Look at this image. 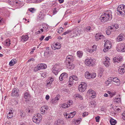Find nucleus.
Segmentation results:
<instances>
[{"instance_id": "1", "label": "nucleus", "mask_w": 125, "mask_h": 125, "mask_svg": "<svg viewBox=\"0 0 125 125\" xmlns=\"http://www.w3.org/2000/svg\"><path fill=\"white\" fill-rule=\"evenodd\" d=\"M112 18L111 11V10H107L103 13L101 15L100 19L102 22H105L111 20Z\"/></svg>"}, {"instance_id": "2", "label": "nucleus", "mask_w": 125, "mask_h": 125, "mask_svg": "<svg viewBox=\"0 0 125 125\" xmlns=\"http://www.w3.org/2000/svg\"><path fill=\"white\" fill-rule=\"evenodd\" d=\"M42 116L40 114H35L32 118L33 122L36 124H39L41 121Z\"/></svg>"}, {"instance_id": "3", "label": "nucleus", "mask_w": 125, "mask_h": 125, "mask_svg": "<svg viewBox=\"0 0 125 125\" xmlns=\"http://www.w3.org/2000/svg\"><path fill=\"white\" fill-rule=\"evenodd\" d=\"M96 60L94 59H87L85 61V64L89 66H93L95 64Z\"/></svg>"}, {"instance_id": "4", "label": "nucleus", "mask_w": 125, "mask_h": 125, "mask_svg": "<svg viewBox=\"0 0 125 125\" xmlns=\"http://www.w3.org/2000/svg\"><path fill=\"white\" fill-rule=\"evenodd\" d=\"M96 76V74L95 73H93L91 74L88 71H86L84 74L85 77L88 79L94 78Z\"/></svg>"}, {"instance_id": "5", "label": "nucleus", "mask_w": 125, "mask_h": 125, "mask_svg": "<svg viewBox=\"0 0 125 125\" xmlns=\"http://www.w3.org/2000/svg\"><path fill=\"white\" fill-rule=\"evenodd\" d=\"M117 11L121 15L125 14V6L123 5L119 6L117 9Z\"/></svg>"}, {"instance_id": "6", "label": "nucleus", "mask_w": 125, "mask_h": 125, "mask_svg": "<svg viewBox=\"0 0 125 125\" xmlns=\"http://www.w3.org/2000/svg\"><path fill=\"white\" fill-rule=\"evenodd\" d=\"M78 77L75 75H72V76H70L69 78V86H71L73 84L74 82L73 80L77 81L78 80Z\"/></svg>"}, {"instance_id": "7", "label": "nucleus", "mask_w": 125, "mask_h": 125, "mask_svg": "<svg viewBox=\"0 0 125 125\" xmlns=\"http://www.w3.org/2000/svg\"><path fill=\"white\" fill-rule=\"evenodd\" d=\"M87 87V84L85 83H82L78 87V90L80 92H83L85 91Z\"/></svg>"}, {"instance_id": "8", "label": "nucleus", "mask_w": 125, "mask_h": 125, "mask_svg": "<svg viewBox=\"0 0 125 125\" xmlns=\"http://www.w3.org/2000/svg\"><path fill=\"white\" fill-rule=\"evenodd\" d=\"M73 33L75 34V35L72 36V37H76L78 35V34L80 35V33L81 30L79 27H76L73 30Z\"/></svg>"}, {"instance_id": "9", "label": "nucleus", "mask_w": 125, "mask_h": 125, "mask_svg": "<svg viewBox=\"0 0 125 125\" xmlns=\"http://www.w3.org/2000/svg\"><path fill=\"white\" fill-rule=\"evenodd\" d=\"M60 66L58 65H55L52 68V72L55 75L58 74V72H59Z\"/></svg>"}, {"instance_id": "10", "label": "nucleus", "mask_w": 125, "mask_h": 125, "mask_svg": "<svg viewBox=\"0 0 125 125\" xmlns=\"http://www.w3.org/2000/svg\"><path fill=\"white\" fill-rule=\"evenodd\" d=\"M103 63L104 65L106 67H108L110 65V60L109 58L105 57Z\"/></svg>"}, {"instance_id": "11", "label": "nucleus", "mask_w": 125, "mask_h": 125, "mask_svg": "<svg viewBox=\"0 0 125 125\" xmlns=\"http://www.w3.org/2000/svg\"><path fill=\"white\" fill-rule=\"evenodd\" d=\"M48 108V107L47 106L44 105L42 106L40 109L41 113L43 115L46 113Z\"/></svg>"}, {"instance_id": "12", "label": "nucleus", "mask_w": 125, "mask_h": 125, "mask_svg": "<svg viewBox=\"0 0 125 125\" xmlns=\"http://www.w3.org/2000/svg\"><path fill=\"white\" fill-rule=\"evenodd\" d=\"M104 47L107 49H110L111 47L112 44L111 42L109 40H104Z\"/></svg>"}, {"instance_id": "13", "label": "nucleus", "mask_w": 125, "mask_h": 125, "mask_svg": "<svg viewBox=\"0 0 125 125\" xmlns=\"http://www.w3.org/2000/svg\"><path fill=\"white\" fill-rule=\"evenodd\" d=\"M118 72L121 74H123L125 72V64L120 66L118 70Z\"/></svg>"}, {"instance_id": "14", "label": "nucleus", "mask_w": 125, "mask_h": 125, "mask_svg": "<svg viewBox=\"0 0 125 125\" xmlns=\"http://www.w3.org/2000/svg\"><path fill=\"white\" fill-rule=\"evenodd\" d=\"M11 95L12 97L15 96H18L19 95V91L18 89L14 88L11 94Z\"/></svg>"}, {"instance_id": "15", "label": "nucleus", "mask_w": 125, "mask_h": 125, "mask_svg": "<svg viewBox=\"0 0 125 125\" xmlns=\"http://www.w3.org/2000/svg\"><path fill=\"white\" fill-rule=\"evenodd\" d=\"M74 60L73 56L72 55H69L66 57V60L65 61V63H70L71 62H73Z\"/></svg>"}, {"instance_id": "16", "label": "nucleus", "mask_w": 125, "mask_h": 125, "mask_svg": "<svg viewBox=\"0 0 125 125\" xmlns=\"http://www.w3.org/2000/svg\"><path fill=\"white\" fill-rule=\"evenodd\" d=\"M95 39L96 41L99 40H103L105 39V37L103 35H100L99 33H96L95 36Z\"/></svg>"}, {"instance_id": "17", "label": "nucleus", "mask_w": 125, "mask_h": 125, "mask_svg": "<svg viewBox=\"0 0 125 125\" xmlns=\"http://www.w3.org/2000/svg\"><path fill=\"white\" fill-rule=\"evenodd\" d=\"M61 47V44L58 43H54L53 45L52 46V49L55 50L56 49H60Z\"/></svg>"}, {"instance_id": "18", "label": "nucleus", "mask_w": 125, "mask_h": 125, "mask_svg": "<svg viewBox=\"0 0 125 125\" xmlns=\"http://www.w3.org/2000/svg\"><path fill=\"white\" fill-rule=\"evenodd\" d=\"M22 2L19 0H15L14 1V5H15L17 8H19L21 7L23 5Z\"/></svg>"}, {"instance_id": "19", "label": "nucleus", "mask_w": 125, "mask_h": 125, "mask_svg": "<svg viewBox=\"0 0 125 125\" xmlns=\"http://www.w3.org/2000/svg\"><path fill=\"white\" fill-rule=\"evenodd\" d=\"M76 113V112L75 111L72 112L70 114V115H69L68 116V115L66 112H64V115L65 117V118H72L73 117V115H72V114H73V115H75Z\"/></svg>"}, {"instance_id": "20", "label": "nucleus", "mask_w": 125, "mask_h": 125, "mask_svg": "<svg viewBox=\"0 0 125 125\" xmlns=\"http://www.w3.org/2000/svg\"><path fill=\"white\" fill-rule=\"evenodd\" d=\"M87 93H88L89 96H91L92 98L95 97L96 93L94 91H93L92 89H90L88 90L87 92Z\"/></svg>"}, {"instance_id": "21", "label": "nucleus", "mask_w": 125, "mask_h": 125, "mask_svg": "<svg viewBox=\"0 0 125 125\" xmlns=\"http://www.w3.org/2000/svg\"><path fill=\"white\" fill-rule=\"evenodd\" d=\"M125 37L124 34L121 33L116 38V41L118 42H120L122 41Z\"/></svg>"}, {"instance_id": "22", "label": "nucleus", "mask_w": 125, "mask_h": 125, "mask_svg": "<svg viewBox=\"0 0 125 125\" xmlns=\"http://www.w3.org/2000/svg\"><path fill=\"white\" fill-rule=\"evenodd\" d=\"M123 58L121 56H116L113 58V60L115 63L116 62L119 63L120 62H121Z\"/></svg>"}, {"instance_id": "23", "label": "nucleus", "mask_w": 125, "mask_h": 125, "mask_svg": "<svg viewBox=\"0 0 125 125\" xmlns=\"http://www.w3.org/2000/svg\"><path fill=\"white\" fill-rule=\"evenodd\" d=\"M67 77V74L66 73H63L60 75L59 77V79L60 81H62L66 78Z\"/></svg>"}, {"instance_id": "24", "label": "nucleus", "mask_w": 125, "mask_h": 125, "mask_svg": "<svg viewBox=\"0 0 125 125\" xmlns=\"http://www.w3.org/2000/svg\"><path fill=\"white\" fill-rule=\"evenodd\" d=\"M66 67L68 69L72 70L73 69L74 67V65L71 62L65 63Z\"/></svg>"}, {"instance_id": "25", "label": "nucleus", "mask_w": 125, "mask_h": 125, "mask_svg": "<svg viewBox=\"0 0 125 125\" xmlns=\"http://www.w3.org/2000/svg\"><path fill=\"white\" fill-rule=\"evenodd\" d=\"M112 80L115 83V84L116 85L119 86L120 85V81L117 78L115 77L113 78Z\"/></svg>"}, {"instance_id": "26", "label": "nucleus", "mask_w": 125, "mask_h": 125, "mask_svg": "<svg viewBox=\"0 0 125 125\" xmlns=\"http://www.w3.org/2000/svg\"><path fill=\"white\" fill-rule=\"evenodd\" d=\"M29 37L27 35H23L21 37V41L22 42H25L28 39Z\"/></svg>"}, {"instance_id": "27", "label": "nucleus", "mask_w": 125, "mask_h": 125, "mask_svg": "<svg viewBox=\"0 0 125 125\" xmlns=\"http://www.w3.org/2000/svg\"><path fill=\"white\" fill-rule=\"evenodd\" d=\"M113 30V27L112 26H109L106 31V34L108 35H110Z\"/></svg>"}, {"instance_id": "28", "label": "nucleus", "mask_w": 125, "mask_h": 125, "mask_svg": "<svg viewBox=\"0 0 125 125\" xmlns=\"http://www.w3.org/2000/svg\"><path fill=\"white\" fill-rule=\"evenodd\" d=\"M38 70H40L41 69H45L46 67V65L44 64L41 63L37 65Z\"/></svg>"}, {"instance_id": "29", "label": "nucleus", "mask_w": 125, "mask_h": 125, "mask_svg": "<svg viewBox=\"0 0 125 125\" xmlns=\"http://www.w3.org/2000/svg\"><path fill=\"white\" fill-rule=\"evenodd\" d=\"M14 112V110L13 109H11L9 111L8 114L7 118H9L12 117L13 116V113Z\"/></svg>"}, {"instance_id": "30", "label": "nucleus", "mask_w": 125, "mask_h": 125, "mask_svg": "<svg viewBox=\"0 0 125 125\" xmlns=\"http://www.w3.org/2000/svg\"><path fill=\"white\" fill-rule=\"evenodd\" d=\"M19 115H20L21 118L24 117L26 116L25 113L22 110L19 111Z\"/></svg>"}, {"instance_id": "31", "label": "nucleus", "mask_w": 125, "mask_h": 125, "mask_svg": "<svg viewBox=\"0 0 125 125\" xmlns=\"http://www.w3.org/2000/svg\"><path fill=\"white\" fill-rule=\"evenodd\" d=\"M122 43L118 44H117L116 46V49L118 51H122Z\"/></svg>"}, {"instance_id": "32", "label": "nucleus", "mask_w": 125, "mask_h": 125, "mask_svg": "<svg viewBox=\"0 0 125 125\" xmlns=\"http://www.w3.org/2000/svg\"><path fill=\"white\" fill-rule=\"evenodd\" d=\"M4 43L6 46H9L10 44V39H7L5 41Z\"/></svg>"}, {"instance_id": "33", "label": "nucleus", "mask_w": 125, "mask_h": 125, "mask_svg": "<svg viewBox=\"0 0 125 125\" xmlns=\"http://www.w3.org/2000/svg\"><path fill=\"white\" fill-rule=\"evenodd\" d=\"M17 60L16 59H13L9 62V64L11 66H13L16 63Z\"/></svg>"}, {"instance_id": "34", "label": "nucleus", "mask_w": 125, "mask_h": 125, "mask_svg": "<svg viewBox=\"0 0 125 125\" xmlns=\"http://www.w3.org/2000/svg\"><path fill=\"white\" fill-rule=\"evenodd\" d=\"M74 97L75 98H79L80 100L83 99L82 96L79 94H75L74 96Z\"/></svg>"}, {"instance_id": "35", "label": "nucleus", "mask_w": 125, "mask_h": 125, "mask_svg": "<svg viewBox=\"0 0 125 125\" xmlns=\"http://www.w3.org/2000/svg\"><path fill=\"white\" fill-rule=\"evenodd\" d=\"M110 122L111 125H115L117 123V121L115 120L112 118L110 119Z\"/></svg>"}, {"instance_id": "36", "label": "nucleus", "mask_w": 125, "mask_h": 125, "mask_svg": "<svg viewBox=\"0 0 125 125\" xmlns=\"http://www.w3.org/2000/svg\"><path fill=\"white\" fill-rule=\"evenodd\" d=\"M57 125H64V122L62 120L59 119L57 121Z\"/></svg>"}, {"instance_id": "37", "label": "nucleus", "mask_w": 125, "mask_h": 125, "mask_svg": "<svg viewBox=\"0 0 125 125\" xmlns=\"http://www.w3.org/2000/svg\"><path fill=\"white\" fill-rule=\"evenodd\" d=\"M61 105V107L63 108H68L70 106V104H66L65 103H64Z\"/></svg>"}, {"instance_id": "38", "label": "nucleus", "mask_w": 125, "mask_h": 125, "mask_svg": "<svg viewBox=\"0 0 125 125\" xmlns=\"http://www.w3.org/2000/svg\"><path fill=\"white\" fill-rule=\"evenodd\" d=\"M107 93L110 95V96L111 97H112L116 94V93L115 92H111L109 91H107Z\"/></svg>"}, {"instance_id": "39", "label": "nucleus", "mask_w": 125, "mask_h": 125, "mask_svg": "<svg viewBox=\"0 0 125 125\" xmlns=\"http://www.w3.org/2000/svg\"><path fill=\"white\" fill-rule=\"evenodd\" d=\"M92 47L93 48H94V49H88V51L90 53H92V52H94V51H95L96 49V46H95L94 45L93 46H92Z\"/></svg>"}, {"instance_id": "40", "label": "nucleus", "mask_w": 125, "mask_h": 125, "mask_svg": "<svg viewBox=\"0 0 125 125\" xmlns=\"http://www.w3.org/2000/svg\"><path fill=\"white\" fill-rule=\"evenodd\" d=\"M30 97V95L29 93L28 92H26L24 94V97L26 99H29Z\"/></svg>"}, {"instance_id": "41", "label": "nucleus", "mask_w": 125, "mask_h": 125, "mask_svg": "<svg viewBox=\"0 0 125 125\" xmlns=\"http://www.w3.org/2000/svg\"><path fill=\"white\" fill-rule=\"evenodd\" d=\"M121 100L120 98H115L114 99V102L115 103H121Z\"/></svg>"}, {"instance_id": "42", "label": "nucleus", "mask_w": 125, "mask_h": 125, "mask_svg": "<svg viewBox=\"0 0 125 125\" xmlns=\"http://www.w3.org/2000/svg\"><path fill=\"white\" fill-rule=\"evenodd\" d=\"M77 56L79 58H81L83 55V52L82 51H78L77 52Z\"/></svg>"}, {"instance_id": "43", "label": "nucleus", "mask_w": 125, "mask_h": 125, "mask_svg": "<svg viewBox=\"0 0 125 125\" xmlns=\"http://www.w3.org/2000/svg\"><path fill=\"white\" fill-rule=\"evenodd\" d=\"M42 28L44 32H46L48 30V27L47 25H43Z\"/></svg>"}, {"instance_id": "44", "label": "nucleus", "mask_w": 125, "mask_h": 125, "mask_svg": "<svg viewBox=\"0 0 125 125\" xmlns=\"http://www.w3.org/2000/svg\"><path fill=\"white\" fill-rule=\"evenodd\" d=\"M122 52H125V43H122Z\"/></svg>"}, {"instance_id": "45", "label": "nucleus", "mask_w": 125, "mask_h": 125, "mask_svg": "<svg viewBox=\"0 0 125 125\" xmlns=\"http://www.w3.org/2000/svg\"><path fill=\"white\" fill-rule=\"evenodd\" d=\"M71 31L70 30H68L64 32L62 34V35H65L66 34L69 33L71 32Z\"/></svg>"}, {"instance_id": "46", "label": "nucleus", "mask_w": 125, "mask_h": 125, "mask_svg": "<svg viewBox=\"0 0 125 125\" xmlns=\"http://www.w3.org/2000/svg\"><path fill=\"white\" fill-rule=\"evenodd\" d=\"M15 0H9L8 1L10 5H14V1Z\"/></svg>"}, {"instance_id": "47", "label": "nucleus", "mask_w": 125, "mask_h": 125, "mask_svg": "<svg viewBox=\"0 0 125 125\" xmlns=\"http://www.w3.org/2000/svg\"><path fill=\"white\" fill-rule=\"evenodd\" d=\"M52 83V82H50V80H48L46 85V86L48 87H49L50 86L51 84Z\"/></svg>"}, {"instance_id": "48", "label": "nucleus", "mask_w": 125, "mask_h": 125, "mask_svg": "<svg viewBox=\"0 0 125 125\" xmlns=\"http://www.w3.org/2000/svg\"><path fill=\"white\" fill-rule=\"evenodd\" d=\"M44 0H34V2L35 3H39Z\"/></svg>"}, {"instance_id": "49", "label": "nucleus", "mask_w": 125, "mask_h": 125, "mask_svg": "<svg viewBox=\"0 0 125 125\" xmlns=\"http://www.w3.org/2000/svg\"><path fill=\"white\" fill-rule=\"evenodd\" d=\"M58 32L59 33H61L63 31V28L62 27H60L58 29Z\"/></svg>"}, {"instance_id": "50", "label": "nucleus", "mask_w": 125, "mask_h": 125, "mask_svg": "<svg viewBox=\"0 0 125 125\" xmlns=\"http://www.w3.org/2000/svg\"><path fill=\"white\" fill-rule=\"evenodd\" d=\"M91 30V27L89 26L86 27L85 29V31H90Z\"/></svg>"}, {"instance_id": "51", "label": "nucleus", "mask_w": 125, "mask_h": 125, "mask_svg": "<svg viewBox=\"0 0 125 125\" xmlns=\"http://www.w3.org/2000/svg\"><path fill=\"white\" fill-rule=\"evenodd\" d=\"M63 91L64 92V93L65 94L69 93L70 92L69 90L68 89H64L63 90Z\"/></svg>"}, {"instance_id": "52", "label": "nucleus", "mask_w": 125, "mask_h": 125, "mask_svg": "<svg viewBox=\"0 0 125 125\" xmlns=\"http://www.w3.org/2000/svg\"><path fill=\"white\" fill-rule=\"evenodd\" d=\"M88 115V113L87 112H85L83 114V117H85Z\"/></svg>"}, {"instance_id": "53", "label": "nucleus", "mask_w": 125, "mask_h": 125, "mask_svg": "<svg viewBox=\"0 0 125 125\" xmlns=\"http://www.w3.org/2000/svg\"><path fill=\"white\" fill-rule=\"evenodd\" d=\"M100 117L99 116H97L95 118L96 121L97 122H99V121Z\"/></svg>"}, {"instance_id": "54", "label": "nucleus", "mask_w": 125, "mask_h": 125, "mask_svg": "<svg viewBox=\"0 0 125 125\" xmlns=\"http://www.w3.org/2000/svg\"><path fill=\"white\" fill-rule=\"evenodd\" d=\"M51 102L52 103H56L57 102V101L54 98L52 99L51 100Z\"/></svg>"}, {"instance_id": "55", "label": "nucleus", "mask_w": 125, "mask_h": 125, "mask_svg": "<svg viewBox=\"0 0 125 125\" xmlns=\"http://www.w3.org/2000/svg\"><path fill=\"white\" fill-rule=\"evenodd\" d=\"M96 102L94 101L90 102V104L91 105H95V104Z\"/></svg>"}, {"instance_id": "56", "label": "nucleus", "mask_w": 125, "mask_h": 125, "mask_svg": "<svg viewBox=\"0 0 125 125\" xmlns=\"http://www.w3.org/2000/svg\"><path fill=\"white\" fill-rule=\"evenodd\" d=\"M34 8H31L29 10V11L32 13L34 12Z\"/></svg>"}, {"instance_id": "57", "label": "nucleus", "mask_w": 125, "mask_h": 125, "mask_svg": "<svg viewBox=\"0 0 125 125\" xmlns=\"http://www.w3.org/2000/svg\"><path fill=\"white\" fill-rule=\"evenodd\" d=\"M122 118L124 120H125V113H124L122 114Z\"/></svg>"}, {"instance_id": "58", "label": "nucleus", "mask_w": 125, "mask_h": 125, "mask_svg": "<svg viewBox=\"0 0 125 125\" xmlns=\"http://www.w3.org/2000/svg\"><path fill=\"white\" fill-rule=\"evenodd\" d=\"M57 12V11L56 10V8H55L54 9L53 12V14L54 15Z\"/></svg>"}, {"instance_id": "59", "label": "nucleus", "mask_w": 125, "mask_h": 125, "mask_svg": "<svg viewBox=\"0 0 125 125\" xmlns=\"http://www.w3.org/2000/svg\"><path fill=\"white\" fill-rule=\"evenodd\" d=\"M110 82L108 80H107L105 82L106 84L107 85L110 84Z\"/></svg>"}, {"instance_id": "60", "label": "nucleus", "mask_w": 125, "mask_h": 125, "mask_svg": "<svg viewBox=\"0 0 125 125\" xmlns=\"http://www.w3.org/2000/svg\"><path fill=\"white\" fill-rule=\"evenodd\" d=\"M114 27L116 29H117L118 28L119 26L117 24H115L114 26H113V28Z\"/></svg>"}, {"instance_id": "61", "label": "nucleus", "mask_w": 125, "mask_h": 125, "mask_svg": "<svg viewBox=\"0 0 125 125\" xmlns=\"http://www.w3.org/2000/svg\"><path fill=\"white\" fill-rule=\"evenodd\" d=\"M50 37H51V36H50L46 37L45 39V40L46 41H48Z\"/></svg>"}, {"instance_id": "62", "label": "nucleus", "mask_w": 125, "mask_h": 125, "mask_svg": "<svg viewBox=\"0 0 125 125\" xmlns=\"http://www.w3.org/2000/svg\"><path fill=\"white\" fill-rule=\"evenodd\" d=\"M42 33L39 30L35 32V33L36 34H41Z\"/></svg>"}, {"instance_id": "63", "label": "nucleus", "mask_w": 125, "mask_h": 125, "mask_svg": "<svg viewBox=\"0 0 125 125\" xmlns=\"http://www.w3.org/2000/svg\"><path fill=\"white\" fill-rule=\"evenodd\" d=\"M68 103H69L68 104H70V105L72 104V103H73V101L71 100H70L69 101Z\"/></svg>"}, {"instance_id": "64", "label": "nucleus", "mask_w": 125, "mask_h": 125, "mask_svg": "<svg viewBox=\"0 0 125 125\" xmlns=\"http://www.w3.org/2000/svg\"><path fill=\"white\" fill-rule=\"evenodd\" d=\"M49 98L50 97L49 95H46L45 98L46 100H48L49 99Z\"/></svg>"}]
</instances>
